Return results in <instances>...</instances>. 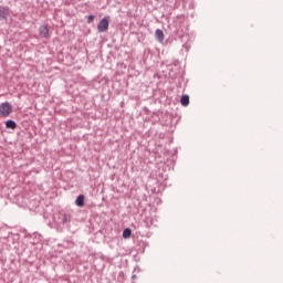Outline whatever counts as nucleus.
I'll return each instance as SVG.
<instances>
[{"instance_id": "nucleus-9", "label": "nucleus", "mask_w": 283, "mask_h": 283, "mask_svg": "<svg viewBox=\"0 0 283 283\" xmlns=\"http://www.w3.org/2000/svg\"><path fill=\"white\" fill-rule=\"evenodd\" d=\"M123 238H125V240H127V238H132V229L126 228V229L123 231Z\"/></svg>"}, {"instance_id": "nucleus-1", "label": "nucleus", "mask_w": 283, "mask_h": 283, "mask_svg": "<svg viewBox=\"0 0 283 283\" xmlns=\"http://www.w3.org/2000/svg\"><path fill=\"white\" fill-rule=\"evenodd\" d=\"M12 113V105L6 102L0 105V116H10Z\"/></svg>"}, {"instance_id": "nucleus-2", "label": "nucleus", "mask_w": 283, "mask_h": 283, "mask_svg": "<svg viewBox=\"0 0 283 283\" xmlns=\"http://www.w3.org/2000/svg\"><path fill=\"white\" fill-rule=\"evenodd\" d=\"M98 32H107L109 30V20L107 18H104L99 21L97 24Z\"/></svg>"}, {"instance_id": "nucleus-5", "label": "nucleus", "mask_w": 283, "mask_h": 283, "mask_svg": "<svg viewBox=\"0 0 283 283\" xmlns=\"http://www.w3.org/2000/svg\"><path fill=\"white\" fill-rule=\"evenodd\" d=\"M76 207H85V195H80L75 200Z\"/></svg>"}, {"instance_id": "nucleus-4", "label": "nucleus", "mask_w": 283, "mask_h": 283, "mask_svg": "<svg viewBox=\"0 0 283 283\" xmlns=\"http://www.w3.org/2000/svg\"><path fill=\"white\" fill-rule=\"evenodd\" d=\"M39 32L40 36H42L43 39H48V36H50V29L48 28V25H41L39 28Z\"/></svg>"}, {"instance_id": "nucleus-3", "label": "nucleus", "mask_w": 283, "mask_h": 283, "mask_svg": "<svg viewBox=\"0 0 283 283\" xmlns=\"http://www.w3.org/2000/svg\"><path fill=\"white\" fill-rule=\"evenodd\" d=\"M10 17V9L8 7H0V21Z\"/></svg>"}, {"instance_id": "nucleus-6", "label": "nucleus", "mask_w": 283, "mask_h": 283, "mask_svg": "<svg viewBox=\"0 0 283 283\" xmlns=\"http://www.w3.org/2000/svg\"><path fill=\"white\" fill-rule=\"evenodd\" d=\"M155 35H156V39L159 41V43H163V41H165V33L163 32V30L157 29L155 31Z\"/></svg>"}, {"instance_id": "nucleus-10", "label": "nucleus", "mask_w": 283, "mask_h": 283, "mask_svg": "<svg viewBox=\"0 0 283 283\" xmlns=\"http://www.w3.org/2000/svg\"><path fill=\"white\" fill-rule=\"evenodd\" d=\"M93 22H94V15H88L87 23H93Z\"/></svg>"}, {"instance_id": "nucleus-7", "label": "nucleus", "mask_w": 283, "mask_h": 283, "mask_svg": "<svg viewBox=\"0 0 283 283\" xmlns=\"http://www.w3.org/2000/svg\"><path fill=\"white\" fill-rule=\"evenodd\" d=\"M7 129H17V123L12 119L6 122Z\"/></svg>"}, {"instance_id": "nucleus-8", "label": "nucleus", "mask_w": 283, "mask_h": 283, "mask_svg": "<svg viewBox=\"0 0 283 283\" xmlns=\"http://www.w3.org/2000/svg\"><path fill=\"white\" fill-rule=\"evenodd\" d=\"M180 103L184 105V107H187V105H189V95H182Z\"/></svg>"}]
</instances>
